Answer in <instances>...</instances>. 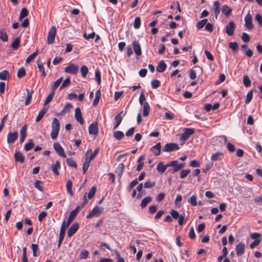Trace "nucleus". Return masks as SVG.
Here are the masks:
<instances>
[{"instance_id": "nucleus-1", "label": "nucleus", "mask_w": 262, "mask_h": 262, "mask_svg": "<svg viewBox=\"0 0 262 262\" xmlns=\"http://www.w3.org/2000/svg\"><path fill=\"white\" fill-rule=\"evenodd\" d=\"M59 122L57 118H54L52 123V132L51 137L53 140H55L58 136L59 131Z\"/></svg>"}, {"instance_id": "nucleus-2", "label": "nucleus", "mask_w": 262, "mask_h": 262, "mask_svg": "<svg viewBox=\"0 0 262 262\" xmlns=\"http://www.w3.org/2000/svg\"><path fill=\"white\" fill-rule=\"evenodd\" d=\"M104 209L102 207L96 206L87 215L86 218L90 219L94 216H99L103 212Z\"/></svg>"}, {"instance_id": "nucleus-3", "label": "nucleus", "mask_w": 262, "mask_h": 262, "mask_svg": "<svg viewBox=\"0 0 262 262\" xmlns=\"http://www.w3.org/2000/svg\"><path fill=\"white\" fill-rule=\"evenodd\" d=\"M68 226H67V224H66V222L64 221L60 227V232H59V237L58 241V245L57 247L59 248L61 246V244L62 242V241L65 235V231L67 228H68Z\"/></svg>"}, {"instance_id": "nucleus-4", "label": "nucleus", "mask_w": 262, "mask_h": 262, "mask_svg": "<svg viewBox=\"0 0 262 262\" xmlns=\"http://www.w3.org/2000/svg\"><path fill=\"white\" fill-rule=\"evenodd\" d=\"M194 133V129L191 128H185L184 132L181 135L180 140L183 142L186 141Z\"/></svg>"}, {"instance_id": "nucleus-5", "label": "nucleus", "mask_w": 262, "mask_h": 262, "mask_svg": "<svg viewBox=\"0 0 262 262\" xmlns=\"http://www.w3.org/2000/svg\"><path fill=\"white\" fill-rule=\"evenodd\" d=\"M184 163L178 164V161L177 160L172 161L170 163H169V167H173L171 171V173H174L176 172L181 169L184 167Z\"/></svg>"}, {"instance_id": "nucleus-6", "label": "nucleus", "mask_w": 262, "mask_h": 262, "mask_svg": "<svg viewBox=\"0 0 262 262\" xmlns=\"http://www.w3.org/2000/svg\"><path fill=\"white\" fill-rule=\"evenodd\" d=\"M56 33V29L55 26H52L49 31L47 37V43L52 44L55 40V37Z\"/></svg>"}, {"instance_id": "nucleus-7", "label": "nucleus", "mask_w": 262, "mask_h": 262, "mask_svg": "<svg viewBox=\"0 0 262 262\" xmlns=\"http://www.w3.org/2000/svg\"><path fill=\"white\" fill-rule=\"evenodd\" d=\"M79 71V68L77 66L71 63L69 64L64 69V72L71 74L75 75Z\"/></svg>"}, {"instance_id": "nucleus-8", "label": "nucleus", "mask_w": 262, "mask_h": 262, "mask_svg": "<svg viewBox=\"0 0 262 262\" xmlns=\"http://www.w3.org/2000/svg\"><path fill=\"white\" fill-rule=\"evenodd\" d=\"M179 146L177 143H171L166 144L163 149V151L165 152H171L174 150H177L179 149Z\"/></svg>"}, {"instance_id": "nucleus-9", "label": "nucleus", "mask_w": 262, "mask_h": 262, "mask_svg": "<svg viewBox=\"0 0 262 262\" xmlns=\"http://www.w3.org/2000/svg\"><path fill=\"white\" fill-rule=\"evenodd\" d=\"M53 148L59 156L63 158L66 157V155L64 153L63 148L59 143H54L53 144Z\"/></svg>"}, {"instance_id": "nucleus-10", "label": "nucleus", "mask_w": 262, "mask_h": 262, "mask_svg": "<svg viewBox=\"0 0 262 262\" xmlns=\"http://www.w3.org/2000/svg\"><path fill=\"white\" fill-rule=\"evenodd\" d=\"M79 209L80 206H78L76 207L75 209H74L70 212V215L67 220V223L66 224H67V226H69V225L71 223V222L73 221L75 217L77 215L78 212L79 211Z\"/></svg>"}, {"instance_id": "nucleus-11", "label": "nucleus", "mask_w": 262, "mask_h": 262, "mask_svg": "<svg viewBox=\"0 0 262 262\" xmlns=\"http://www.w3.org/2000/svg\"><path fill=\"white\" fill-rule=\"evenodd\" d=\"M245 26L249 30H251L253 28V25L252 24V17L251 15L249 12L245 17Z\"/></svg>"}, {"instance_id": "nucleus-12", "label": "nucleus", "mask_w": 262, "mask_h": 262, "mask_svg": "<svg viewBox=\"0 0 262 262\" xmlns=\"http://www.w3.org/2000/svg\"><path fill=\"white\" fill-rule=\"evenodd\" d=\"M18 137V133L16 132L9 133L7 135V140L8 144L13 143Z\"/></svg>"}, {"instance_id": "nucleus-13", "label": "nucleus", "mask_w": 262, "mask_h": 262, "mask_svg": "<svg viewBox=\"0 0 262 262\" xmlns=\"http://www.w3.org/2000/svg\"><path fill=\"white\" fill-rule=\"evenodd\" d=\"M235 28V25L233 21H230L226 27V32L229 35L232 36Z\"/></svg>"}, {"instance_id": "nucleus-14", "label": "nucleus", "mask_w": 262, "mask_h": 262, "mask_svg": "<svg viewBox=\"0 0 262 262\" xmlns=\"http://www.w3.org/2000/svg\"><path fill=\"white\" fill-rule=\"evenodd\" d=\"M75 117L76 120L79 122V123L82 125L84 123V121L82 116L80 108L77 107L75 111Z\"/></svg>"}, {"instance_id": "nucleus-15", "label": "nucleus", "mask_w": 262, "mask_h": 262, "mask_svg": "<svg viewBox=\"0 0 262 262\" xmlns=\"http://www.w3.org/2000/svg\"><path fill=\"white\" fill-rule=\"evenodd\" d=\"M79 225L78 223H75L73 224L68 231V236L71 237L79 229Z\"/></svg>"}, {"instance_id": "nucleus-16", "label": "nucleus", "mask_w": 262, "mask_h": 262, "mask_svg": "<svg viewBox=\"0 0 262 262\" xmlns=\"http://www.w3.org/2000/svg\"><path fill=\"white\" fill-rule=\"evenodd\" d=\"M132 45L136 55L137 56H140L142 54V52L140 43L136 40H135L133 42Z\"/></svg>"}, {"instance_id": "nucleus-17", "label": "nucleus", "mask_w": 262, "mask_h": 262, "mask_svg": "<svg viewBox=\"0 0 262 262\" xmlns=\"http://www.w3.org/2000/svg\"><path fill=\"white\" fill-rule=\"evenodd\" d=\"M150 150L155 156H159L160 154L161 150V143L160 142L157 143L151 148Z\"/></svg>"}, {"instance_id": "nucleus-18", "label": "nucleus", "mask_w": 262, "mask_h": 262, "mask_svg": "<svg viewBox=\"0 0 262 262\" xmlns=\"http://www.w3.org/2000/svg\"><path fill=\"white\" fill-rule=\"evenodd\" d=\"M245 245L244 243H239L236 247V254L237 256L243 255L245 252Z\"/></svg>"}, {"instance_id": "nucleus-19", "label": "nucleus", "mask_w": 262, "mask_h": 262, "mask_svg": "<svg viewBox=\"0 0 262 262\" xmlns=\"http://www.w3.org/2000/svg\"><path fill=\"white\" fill-rule=\"evenodd\" d=\"M89 132L90 135H97L98 132L97 125L95 123L91 124L89 127Z\"/></svg>"}, {"instance_id": "nucleus-20", "label": "nucleus", "mask_w": 262, "mask_h": 262, "mask_svg": "<svg viewBox=\"0 0 262 262\" xmlns=\"http://www.w3.org/2000/svg\"><path fill=\"white\" fill-rule=\"evenodd\" d=\"M220 5L219 1H215L213 5L212 10L214 12L216 19L220 12Z\"/></svg>"}, {"instance_id": "nucleus-21", "label": "nucleus", "mask_w": 262, "mask_h": 262, "mask_svg": "<svg viewBox=\"0 0 262 262\" xmlns=\"http://www.w3.org/2000/svg\"><path fill=\"white\" fill-rule=\"evenodd\" d=\"M167 65L164 60H161L159 62L157 67V71L160 73L163 72L166 69Z\"/></svg>"}, {"instance_id": "nucleus-22", "label": "nucleus", "mask_w": 262, "mask_h": 262, "mask_svg": "<svg viewBox=\"0 0 262 262\" xmlns=\"http://www.w3.org/2000/svg\"><path fill=\"white\" fill-rule=\"evenodd\" d=\"M14 158L17 162L23 163L25 161V156L20 151H16L14 154Z\"/></svg>"}, {"instance_id": "nucleus-23", "label": "nucleus", "mask_w": 262, "mask_h": 262, "mask_svg": "<svg viewBox=\"0 0 262 262\" xmlns=\"http://www.w3.org/2000/svg\"><path fill=\"white\" fill-rule=\"evenodd\" d=\"M168 167L169 163L166 165H163L162 162H160L157 166V169L159 172L161 173H164L165 171L166 168Z\"/></svg>"}, {"instance_id": "nucleus-24", "label": "nucleus", "mask_w": 262, "mask_h": 262, "mask_svg": "<svg viewBox=\"0 0 262 262\" xmlns=\"http://www.w3.org/2000/svg\"><path fill=\"white\" fill-rule=\"evenodd\" d=\"M60 168V163L59 161H56L55 163L52 165V170L53 172L58 176L59 175V172L58 171V169Z\"/></svg>"}, {"instance_id": "nucleus-25", "label": "nucleus", "mask_w": 262, "mask_h": 262, "mask_svg": "<svg viewBox=\"0 0 262 262\" xmlns=\"http://www.w3.org/2000/svg\"><path fill=\"white\" fill-rule=\"evenodd\" d=\"M92 150L91 149H88L85 154V160H88V161L91 162V161L94 159L95 158V156L92 153Z\"/></svg>"}, {"instance_id": "nucleus-26", "label": "nucleus", "mask_w": 262, "mask_h": 262, "mask_svg": "<svg viewBox=\"0 0 262 262\" xmlns=\"http://www.w3.org/2000/svg\"><path fill=\"white\" fill-rule=\"evenodd\" d=\"M144 155H142L139 158L138 160V164L136 169L137 171H139L142 169L144 165V163L142 162V161L144 159Z\"/></svg>"}, {"instance_id": "nucleus-27", "label": "nucleus", "mask_w": 262, "mask_h": 262, "mask_svg": "<svg viewBox=\"0 0 262 262\" xmlns=\"http://www.w3.org/2000/svg\"><path fill=\"white\" fill-rule=\"evenodd\" d=\"M143 108V115L145 117L147 116L149 114L150 107L147 102H144Z\"/></svg>"}, {"instance_id": "nucleus-28", "label": "nucleus", "mask_w": 262, "mask_h": 262, "mask_svg": "<svg viewBox=\"0 0 262 262\" xmlns=\"http://www.w3.org/2000/svg\"><path fill=\"white\" fill-rule=\"evenodd\" d=\"M9 77L10 74L8 71L4 70L0 72V79L6 80L9 79Z\"/></svg>"}, {"instance_id": "nucleus-29", "label": "nucleus", "mask_w": 262, "mask_h": 262, "mask_svg": "<svg viewBox=\"0 0 262 262\" xmlns=\"http://www.w3.org/2000/svg\"><path fill=\"white\" fill-rule=\"evenodd\" d=\"M152 201V198L150 196H146L144 198L141 203V206L142 208L145 207L147 205Z\"/></svg>"}, {"instance_id": "nucleus-30", "label": "nucleus", "mask_w": 262, "mask_h": 262, "mask_svg": "<svg viewBox=\"0 0 262 262\" xmlns=\"http://www.w3.org/2000/svg\"><path fill=\"white\" fill-rule=\"evenodd\" d=\"M72 182L71 180H68L66 183V189L68 193L71 195H73V192L72 190Z\"/></svg>"}, {"instance_id": "nucleus-31", "label": "nucleus", "mask_w": 262, "mask_h": 262, "mask_svg": "<svg viewBox=\"0 0 262 262\" xmlns=\"http://www.w3.org/2000/svg\"><path fill=\"white\" fill-rule=\"evenodd\" d=\"M26 91L27 92V97L25 101V105H29L32 99V96L33 94V91L31 90L29 91L28 89H26Z\"/></svg>"}, {"instance_id": "nucleus-32", "label": "nucleus", "mask_w": 262, "mask_h": 262, "mask_svg": "<svg viewBox=\"0 0 262 262\" xmlns=\"http://www.w3.org/2000/svg\"><path fill=\"white\" fill-rule=\"evenodd\" d=\"M62 77L59 78L56 81L54 82L51 86L52 91L55 92V90L59 86L62 81Z\"/></svg>"}, {"instance_id": "nucleus-33", "label": "nucleus", "mask_w": 262, "mask_h": 262, "mask_svg": "<svg viewBox=\"0 0 262 262\" xmlns=\"http://www.w3.org/2000/svg\"><path fill=\"white\" fill-rule=\"evenodd\" d=\"M47 108H43L38 113L37 116L36 118V122H39L42 118L43 117L46 113L47 112Z\"/></svg>"}, {"instance_id": "nucleus-34", "label": "nucleus", "mask_w": 262, "mask_h": 262, "mask_svg": "<svg viewBox=\"0 0 262 262\" xmlns=\"http://www.w3.org/2000/svg\"><path fill=\"white\" fill-rule=\"evenodd\" d=\"M222 11L226 16H228L231 13V9L227 5H224L222 8Z\"/></svg>"}, {"instance_id": "nucleus-35", "label": "nucleus", "mask_w": 262, "mask_h": 262, "mask_svg": "<svg viewBox=\"0 0 262 262\" xmlns=\"http://www.w3.org/2000/svg\"><path fill=\"white\" fill-rule=\"evenodd\" d=\"M113 136L117 140H120L124 137V135L121 131H115L113 133Z\"/></svg>"}, {"instance_id": "nucleus-36", "label": "nucleus", "mask_w": 262, "mask_h": 262, "mask_svg": "<svg viewBox=\"0 0 262 262\" xmlns=\"http://www.w3.org/2000/svg\"><path fill=\"white\" fill-rule=\"evenodd\" d=\"M20 45V39L18 37L15 38L11 44V47L14 50H16L18 48Z\"/></svg>"}, {"instance_id": "nucleus-37", "label": "nucleus", "mask_w": 262, "mask_h": 262, "mask_svg": "<svg viewBox=\"0 0 262 262\" xmlns=\"http://www.w3.org/2000/svg\"><path fill=\"white\" fill-rule=\"evenodd\" d=\"M207 19H203L200 21H199L197 24H196V28L198 29H202L205 26V25L206 24V23H207Z\"/></svg>"}, {"instance_id": "nucleus-38", "label": "nucleus", "mask_w": 262, "mask_h": 262, "mask_svg": "<svg viewBox=\"0 0 262 262\" xmlns=\"http://www.w3.org/2000/svg\"><path fill=\"white\" fill-rule=\"evenodd\" d=\"M223 155L222 152H217L213 154L211 157V160L212 161H217L221 159V157Z\"/></svg>"}, {"instance_id": "nucleus-39", "label": "nucleus", "mask_w": 262, "mask_h": 262, "mask_svg": "<svg viewBox=\"0 0 262 262\" xmlns=\"http://www.w3.org/2000/svg\"><path fill=\"white\" fill-rule=\"evenodd\" d=\"M28 12L26 8H23L21 11L19 16V20H21L24 17L28 15Z\"/></svg>"}, {"instance_id": "nucleus-40", "label": "nucleus", "mask_w": 262, "mask_h": 262, "mask_svg": "<svg viewBox=\"0 0 262 262\" xmlns=\"http://www.w3.org/2000/svg\"><path fill=\"white\" fill-rule=\"evenodd\" d=\"M89 252L86 250H82L79 255V258L80 259H85L89 255Z\"/></svg>"}, {"instance_id": "nucleus-41", "label": "nucleus", "mask_w": 262, "mask_h": 262, "mask_svg": "<svg viewBox=\"0 0 262 262\" xmlns=\"http://www.w3.org/2000/svg\"><path fill=\"white\" fill-rule=\"evenodd\" d=\"M26 75V71L24 68L22 67L18 69L17 73V76L18 78H20L21 77H23Z\"/></svg>"}, {"instance_id": "nucleus-42", "label": "nucleus", "mask_w": 262, "mask_h": 262, "mask_svg": "<svg viewBox=\"0 0 262 262\" xmlns=\"http://www.w3.org/2000/svg\"><path fill=\"white\" fill-rule=\"evenodd\" d=\"M31 247L33 251V255L35 257L37 256L38 253L37 252L38 250V245L36 244H32Z\"/></svg>"}, {"instance_id": "nucleus-43", "label": "nucleus", "mask_w": 262, "mask_h": 262, "mask_svg": "<svg viewBox=\"0 0 262 262\" xmlns=\"http://www.w3.org/2000/svg\"><path fill=\"white\" fill-rule=\"evenodd\" d=\"M37 67L39 71L42 73V75L45 77L46 76V73L43 64L37 61Z\"/></svg>"}, {"instance_id": "nucleus-44", "label": "nucleus", "mask_w": 262, "mask_h": 262, "mask_svg": "<svg viewBox=\"0 0 262 262\" xmlns=\"http://www.w3.org/2000/svg\"><path fill=\"white\" fill-rule=\"evenodd\" d=\"M96 192V187L95 186H93L90 191H89V193H88V198L89 199H91L93 198V196H94L95 193Z\"/></svg>"}, {"instance_id": "nucleus-45", "label": "nucleus", "mask_w": 262, "mask_h": 262, "mask_svg": "<svg viewBox=\"0 0 262 262\" xmlns=\"http://www.w3.org/2000/svg\"><path fill=\"white\" fill-rule=\"evenodd\" d=\"M141 26V19L139 17H136L134 20V27L135 29H138Z\"/></svg>"}, {"instance_id": "nucleus-46", "label": "nucleus", "mask_w": 262, "mask_h": 262, "mask_svg": "<svg viewBox=\"0 0 262 262\" xmlns=\"http://www.w3.org/2000/svg\"><path fill=\"white\" fill-rule=\"evenodd\" d=\"M80 72L81 73V75H82V77H85L88 72H89L88 67L85 65L82 66L81 67Z\"/></svg>"}, {"instance_id": "nucleus-47", "label": "nucleus", "mask_w": 262, "mask_h": 262, "mask_svg": "<svg viewBox=\"0 0 262 262\" xmlns=\"http://www.w3.org/2000/svg\"><path fill=\"white\" fill-rule=\"evenodd\" d=\"M253 97V91L252 90L250 91L246 95L245 102L246 104H248L251 101Z\"/></svg>"}, {"instance_id": "nucleus-48", "label": "nucleus", "mask_w": 262, "mask_h": 262, "mask_svg": "<svg viewBox=\"0 0 262 262\" xmlns=\"http://www.w3.org/2000/svg\"><path fill=\"white\" fill-rule=\"evenodd\" d=\"M38 53V51L33 53L31 55H30L26 59V62L27 63H29L31 61H32L33 59L35 58L37 56Z\"/></svg>"}, {"instance_id": "nucleus-49", "label": "nucleus", "mask_w": 262, "mask_h": 262, "mask_svg": "<svg viewBox=\"0 0 262 262\" xmlns=\"http://www.w3.org/2000/svg\"><path fill=\"white\" fill-rule=\"evenodd\" d=\"M188 202L193 206H196L197 205L196 196L194 195H192Z\"/></svg>"}, {"instance_id": "nucleus-50", "label": "nucleus", "mask_w": 262, "mask_h": 262, "mask_svg": "<svg viewBox=\"0 0 262 262\" xmlns=\"http://www.w3.org/2000/svg\"><path fill=\"white\" fill-rule=\"evenodd\" d=\"M243 83L246 87H248L251 85V80L247 75L244 76Z\"/></svg>"}, {"instance_id": "nucleus-51", "label": "nucleus", "mask_w": 262, "mask_h": 262, "mask_svg": "<svg viewBox=\"0 0 262 262\" xmlns=\"http://www.w3.org/2000/svg\"><path fill=\"white\" fill-rule=\"evenodd\" d=\"M66 162L68 166L72 167H76V164L72 159L68 158L66 160Z\"/></svg>"}, {"instance_id": "nucleus-52", "label": "nucleus", "mask_w": 262, "mask_h": 262, "mask_svg": "<svg viewBox=\"0 0 262 262\" xmlns=\"http://www.w3.org/2000/svg\"><path fill=\"white\" fill-rule=\"evenodd\" d=\"M72 107V105L70 103H67L66 105L63 107V109L61 111V113L64 114L66 112H68L70 111V110Z\"/></svg>"}, {"instance_id": "nucleus-53", "label": "nucleus", "mask_w": 262, "mask_h": 262, "mask_svg": "<svg viewBox=\"0 0 262 262\" xmlns=\"http://www.w3.org/2000/svg\"><path fill=\"white\" fill-rule=\"evenodd\" d=\"M95 79L98 84L101 83V73L99 70H96L95 72Z\"/></svg>"}, {"instance_id": "nucleus-54", "label": "nucleus", "mask_w": 262, "mask_h": 262, "mask_svg": "<svg viewBox=\"0 0 262 262\" xmlns=\"http://www.w3.org/2000/svg\"><path fill=\"white\" fill-rule=\"evenodd\" d=\"M190 172V169L182 170L180 172V177L181 179H184L186 178Z\"/></svg>"}, {"instance_id": "nucleus-55", "label": "nucleus", "mask_w": 262, "mask_h": 262, "mask_svg": "<svg viewBox=\"0 0 262 262\" xmlns=\"http://www.w3.org/2000/svg\"><path fill=\"white\" fill-rule=\"evenodd\" d=\"M90 165V162L88 161V160H85V161L83 164L82 169L83 171V173H85V172L88 170V168Z\"/></svg>"}, {"instance_id": "nucleus-56", "label": "nucleus", "mask_w": 262, "mask_h": 262, "mask_svg": "<svg viewBox=\"0 0 262 262\" xmlns=\"http://www.w3.org/2000/svg\"><path fill=\"white\" fill-rule=\"evenodd\" d=\"M123 113V111L120 112L118 114H117L114 118L115 121L116 123L120 124L122 118L121 117V114Z\"/></svg>"}, {"instance_id": "nucleus-57", "label": "nucleus", "mask_w": 262, "mask_h": 262, "mask_svg": "<svg viewBox=\"0 0 262 262\" xmlns=\"http://www.w3.org/2000/svg\"><path fill=\"white\" fill-rule=\"evenodd\" d=\"M41 183H42L41 181L37 180L34 183V186L38 190L42 192L43 191V187L41 186Z\"/></svg>"}, {"instance_id": "nucleus-58", "label": "nucleus", "mask_w": 262, "mask_h": 262, "mask_svg": "<svg viewBox=\"0 0 262 262\" xmlns=\"http://www.w3.org/2000/svg\"><path fill=\"white\" fill-rule=\"evenodd\" d=\"M34 145V143L31 141H30L28 143L25 144L24 147L25 150L26 151H29L33 147Z\"/></svg>"}, {"instance_id": "nucleus-59", "label": "nucleus", "mask_w": 262, "mask_h": 262, "mask_svg": "<svg viewBox=\"0 0 262 262\" xmlns=\"http://www.w3.org/2000/svg\"><path fill=\"white\" fill-rule=\"evenodd\" d=\"M0 39L3 41H7L8 40V36L5 31H0Z\"/></svg>"}, {"instance_id": "nucleus-60", "label": "nucleus", "mask_w": 262, "mask_h": 262, "mask_svg": "<svg viewBox=\"0 0 262 262\" xmlns=\"http://www.w3.org/2000/svg\"><path fill=\"white\" fill-rule=\"evenodd\" d=\"M70 79L69 78H67L62 83L60 90H61L67 86H68L70 84Z\"/></svg>"}, {"instance_id": "nucleus-61", "label": "nucleus", "mask_w": 262, "mask_h": 262, "mask_svg": "<svg viewBox=\"0 0 262 262\" xmlns=\"http://www.w3.org/2000/svg\"><path fill=\"white\" fill-rule=\"evenodd\" d=\"M170 214L171 216L174 219H176V220L178 219L179 217L180 216L179 212L174 209H172L170 210Z\"/></svg>"}, {"instance_id": "nucleus-62", "label": "nucleus", "mask_w": 262, "mask_h": 262, "mask_svg": "<svg viewBox=\"0 0 262 262\" xmlns=\"http://www.w3.org/2000/svg\"><path fill=\"white\" fill-rule=\"evenodd\" d=\"M160 84V81L156 79H154L151 82V85L152 89H157L159 86Z\"/></svg>"}, {"instance_id": "nucleus-63", "label": "nucleus", "mask_w": 262, "mask_h": 262, "mask_svg": "<svg viewBox=\"0 0 262 262\" xmlns=\"http://www.w3.org/2000/svg\"><path fill=\"white\" fill-rule=\"evenodd\" d=\"M55 92L52 91L51 93L48 96L45 101L44 105H46L49 103L53 99Z\"/></svg>"}, {"instance_id": "nucleus-64", "label": "nucleus", "mask_w": 262, "mask_h": 262, "mask_svg": "<svg viewBox=\"0 0 262 262\" xmlns=\"http://www.w3.org/2000/svg\"><path fill=\"white\" fill-rule=\"evenodd\" d=\"M242 39L245 42H248L250 41V37L246 33H243L241 36Z\"/></svg>"}]
</instances>
